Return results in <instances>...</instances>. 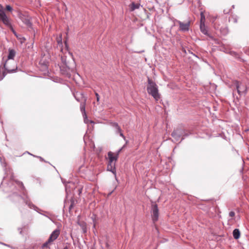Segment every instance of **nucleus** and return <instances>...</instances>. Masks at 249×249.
<instances>
[{
    "instance_id": "nucleus-17",
    "label": "nucleus",
    "mask_w": 249,
    "mask_h": 249,
    "mask_svg": "<svg viewBox=\"0 0 249 249\" xmlns=\"http://www.w3.org/2000/svg\"><path fill=\"white\" fill-rule=\"evenodd\" d=\"M51 243L52 242H48V240L45 243L43 244V245L41 246L42 249H44L45 248H49V245L50 244H51Z\"/></svg>"
},
{
    "instance_id": "nucleus-30",
    "label": "nucleus",
    "mask_w": 249,
    "mask_h": 249,
    "mask_svg": "<svg viewBox=\"0 0 249 249\" xmlns=\"http://www.w3.org/2000/svg\"><path fill=\"white\" fill-rule=\"evenodd\" d=\"M26 203H27V204H28V206H29V207H30V208H32V207H35V206H34L33 204H31V203H28L27 202Z\"/></svg>"
},
{
    "instance_id": "nucleus-34",
    "label": "nucleus",
    "mask_w": 249,
    "mask_h": 249,
    "mask_svg": "<svg viewBox=\"0 0 249 249\" xmlns=\"http://www.w3.org/2000/svg\"><path fill=\"white\" fill-rule=\"evenodd\" d=\"M247 53L249 54V48L247 49Z\"/></svg>"
},
{
    "instance_id": "nucleus-36",
    "label": "nucleus",
    "mask_w": 249,
    "mask_h": 249,
    "mask_svg": "<svg viewBox=\"0 0 249 249\" xmlns=\"http://www.w3.org/2000/svg\"><path fill=\"white\" fill-rule=\"evenodd\" d=\"M58 43H61V44H62V41H61V40L60 41H58Z\"/></svg>"
},
{
    "instance_id": "nucleus-37",
    "label": "nucleus",
    "mask_w": 249,
    "mask_h": 249,
    "mask_svg": "<svg viewBox=\"0 0 249 249\" xmlns=\"http://www.w3.org/2000/svg\"><path fill=\"white\" fill-rule=\"evenodd\" d=\"M89 122H90V123L91 124H92V123H94L92 121H90Z\"/></svg>"
},
{
    "instance_id": "nucleus-32",
    "label": "nucleus",
    "mask_w": 249,
    "mask_h": 249,
    "mask_svg": "<svg viewBox=\"0 0 249 249\" xmlns=\"http://www.w3.org/2000/svg\"><path fill=\"white\" fill-rule=\"evenodd\" d=\"M67 67H68V69H69V70H71V71H73V68H69L68 66H67Z\"/></svg>"
},
{
    "instance_id": "nucleus-14",
    "label": "nucleus",
    "mask_w": 249,
    "mask_h": 249,
    "mask_svg": "<svg viewBox=\"0 0 249 249\" xmlns=\"http://www.w3.org/2000/svg\"><path fill=\"white\" fill-rule=\"evenodd\" d=\"M233 236L234 239H238L239 238L240 236V232L238 229H235L233 230Z\"/></svg>"
},
{
    "instance_id": "nucleus-38",
    "label": "nucleus",
    "mask_w": 249,
    "mask_h": 249,
    "mask_svg": "<svg viewBox=\"0 0 249 249\" xmlns=\"http://www.w3.org/2000/svg\"><path fill=\"white\" fill-rule=\"evenodd\" d=\"M19 230H20V233H21V232H22V230H21V229H19Z\"/></svg>"
},
{
    "instance_id": "nucleus-18",
    "label": "nucleus",
    "mask_w": 249,
    "mask_h": 249,
    "mask_svg": "<svg viewBox=\"0 0 249 249\" xmlns=\"http://www.w3.org/2000/svg\"><path fill=\"white\" fill-rule=\"evenodd\" d=\"M23 22L28 27H30L32 26V23L31 22L29 19H25V20L23 21Z\"/></svg>"
},
{
    "instance_id": "nucleus-11",
    "label": "nucleus",
    "mask_w": 249,
    "mask_h": 249,
    "mask_svg": "<svg viewBox=\"0 0 249 249\" xmlns=\"http://www.w3.org/2000/svg\"><path fill=\"white\" fill-rule=\"evenodd\" d=\"M172 136L177 141L178 140L179 138L182 136V133H181V130L179 129H177L176 130L174 131L171 134Z\"/></svg>"
},
{
    "instance_id": "nucleus-31",
    "label": "nucleus",
    "mask_w": 249,
    "mask_h": 249,
    "mask_svg": "<svg viewBox=\"0 0 249 249\" xmlns=\"http://www.w3.org/2000/svg\"><path fill=\"white\" fill-rule=\"evenodd\" d=\"M188 136V135H187V134H185L184 135L182 136V138H181V141L182 140H183V139H184V138L183 137H186V136Z\"/></svg>"
},
{
    "instance_id": "nucleus-19",
    "label": "nucleus",
    "mask_w": 249,
    "mask_h": 249,
    "mask_svg": "<svg viewBox=\"0 0 249 249\" xmlns=\"http://www.w3.org/2000/svg\"><path fill=\"white\" fill-rule=\"evenodd\" d=\"M62 73L68 77H70L71 74H70L69 72H68L67 71H64L63 69H61Z\"/></svg>"
},
{
    "instance_id": "nucleus-23",
    "label": "nucleus",
    "mask_w": 249,
    "mask_h": 249,
    "mask_svg": "<svg viewBox=\"0 0 249 249\" xmlns=\"http://www.w3.org/2000/svg\"><path fill=\"white\" fill-rule=\"evenodd\" d=\"M112 126L114 127L116 129L119 127L118 124L117 123H113L112 124Z\"/></svg>"
},
{
    "instance_id": "nucleus-6",
    "label": "nucleus",
    "mask_w": 249,
    "mask_h": 249,
    "mask_svg": "<svg viewBox=\"0 0 249 249\" xmlns=\"http://www.w3.org/2000/svg\"><path fill=\"white\" fill-rule=\"evenodd\" d=\"M0 20L7 26H10L11 23L9 19L5 14L2 6L0 5Z\"/></svg>"
},
{
    "instance_id": "nucleus-16",
    "label": "nucleus",
    "mask_w": 249,
    "mask_h": 249,
    "mask_svg": "<svg viewBox=\"0 0 249 249\" xmlns=\"http://www.w3.org/2000/svg\"><path fill=\"white\" fill-rule=\"evenodd\" d=\"M140 7V4H135L134 3H132L131 6V10L133 11L136 9H138Z\"/></svg>"
},
{
    "instance_id": "nucleus-10",
    "label": "nucleus",
    "mask_w": 249,
    "mask_h": 249,
    "mask_svg": "<svg viewBox=\"0 0 249 249\" xmlns=\"http://www.w3.org/2000/svg\"><path fill=\"white\" fill-rule=\"evenodd\" d=\"M202 17L204 18L203 14L201 15V21H200V29L201 32L205 35H208V30L207 27L205 26L204 22L202 21Z\"/></svg>"
},
{
    "instance_id": "nucleus-1",
    "label": "nucleus",
    "mask_w": 249,
    "mask_h": 249,
    "mask_svg": "<svg viewBox=\"0 0 249 249\" xmlns=\"http://www.w3.org/2000/svg\"><path fill=\"white\" fill-rule=\"evenodd\" d=\"M146 89L149 94L151 95L156 101L160 98V95L159 93L158 87L156 84L151 79L148 78V85Z\"/></svg>"
},
{
    "instance_id": "nucleus-33",
    "label": "nucleus",
    "mask_w": 249,
    "mask_h": 249,
    "mask_svg": "<svg viewBox=\"0 0 249 249\" xmlns=\"http://www.w3.org/2000/svg\"><path fill=\"white\" fill-rule=\"evenodd\" d=\"M88 121H89L88 120V119H87V118H86V122H85V121H84V122H85V123H88Z\"/></svg>"
},
{
    "instance_id": "nucleus-8",
    "label": "nucleus",
    "mask_w": 249,
    "mask_h": 249,
    "mask_svg": "<svg viewBox=\"0 0 249 249\" xmlns=\"http://www.w3.org/2000/svg\"><path fill=\"white\" fill-rule=\"evenodd\" d=\"M60 231L58 229H55L53 231L48 238V242H53L56 240L60 234Z\"/></svg>"
},
{
    "instance_id": "nucleus-26",
    "label": "nucleus",
    "mask_w": 249,
    "mask_h": 249,
    "mask_svg": "<svg viewBox=\"0 0 249 249\" xmlns=\"http://www.w3.org/2000/svg\"><path fill=\"white\" fill-rule=\"evenodd\" d=\"M73 205H74V201L72 200L71 201V204L70 206H69L70 211L72 209Z\"/></svg>"
},
{
    "instance_id": "nucleus-39",
    "label": "nucleus",
    "mask_w": 249,
    "mask_h": 249,
    "mask_svg": "<svg viewBox=\"0 0 249 249\" xmlns=\"http://www.w3.org/2000/svg\"><path fill=\"white\" fill-rule=\"evenodd\" d=\"M63 249H68V248L67 247H66Z\"/></svg>"
},
{
    "instance_id": "nucleus-12",
    "label": "nucleus",
    "mask_w": 249,
    "mask_h": 249,
    "mask_svg": "<svg viewBox=\"0 0 249 249\" xmlns=\"http://www.w3.org/2000/svg\"><path fill=\"white\" fill-rule=\"evenodd\" d=\"M115 163H108L107 166V170L111 172L115 176L116 175Z\"/></svg>"
},
{
    "instance_id": "nucleus-29",
    "label": "nucleus",
    "mask_w": 249,
    "mask_h": 249,
    "mask_svg": "<svg viewBox=\"0 0 249 249\" xmlns=\"http://www.w3.org/2000/svg\"><path fill=\"white\" fill-rule=\"evenodd\" d=\"M73 95H74V97L75 99H76V100L77 101H78V102H80V100L79 98L77 97L75 94H73Z\"/></svg>"
},
{
    "instance_id": "nucleus-7",
    "label": "nucleus",
    "mask_w": 249,
    "mask_h": 249,
    "mask_svg": "<svg viewBox=\"0 0 249 249\" xmlns=\"http://www.w3.org/2000/svg\"><path fill=\"white\" fill-rule=\"evenodd\" d=\"M176 22L179 25V30L182 32H186L189 30L190 26V21H188L186 23H183L179 20H176Z\"/></svg>"
},
{
    "instance_id": "nucleus-9",
    "label": "nucleus",
    "mask_w": 249,
    "mask_h": 249,
    "mask_svg": "<svg viewBox=\"0 0 249 249\" xmlns=\"http://www.w3.org/2000/svg\"><path fill=\"white\" fill-rule=\"evenodd\" d=\"M107 156L108 159V162L109 163H115L118 160V156L114 155V153L111 151H109L107 153Z\"/></svg>"
},
{
    "instance_id": "nucleus-35",
    "label": "nucleus",
    "mask_w": 249,
    "mask_h": 249,
    "mask_svg": "<svg viewBox=\"0 0 249 249\" xmlns=\"http://www.w3.org/2000/svg\"><path fill=\"white\" fill-rule=\"evenodd\" d=\"M38 157L40 159V160H43V159H42V158H41V157Z\"/></svg>"
},
{
    "instance_id": "nucleus-22",
    "label": "nucleus",
    "mask_w": 249,
    "mask_h": 249,
    "mask_svg": "<svg viewBox=\"0 0 249 249\" xmlns=\"http://www.w3.org/2000/svg\"><path fill=\"white\" fill-rule=\"evenodd\" d=\"M16 183L17 185H18L19 187L21 188L22 189H24V186L22 183V182L20 181H16Z\"/></svg>"
},
{
    "instance_id": "nucleus-27",
    "label": "nucleus",
    "mask_w": 249,
    "mask_h": 249,
    "mask_svg": "<svg viewBox=\"0 0 249 249\" xmlns=\"http://www.w3.org/2000/svg\"><path fill=\"white\" fill-rule=\"evenodd\" d=\"M235 215V213L233 211H231L229 213V216L231 217H233Z\"/></svg>"
},
{
    "instance_id": "nucleus-3",
    "label": "nucleus",
    "mask_w": 249,
    "mask_h": 249,
    "mask_svg": "<svg viewBox=\"0 0 249 249\" xmlns=\"http://www.w3.org/2000/svg\"><path fill=\"white\" fill-rule=\"evenodd\" d=\"M235 86L236 89L239 95H242L247 93V88L246 86L242 84L241 82L238 81H235L233 83Z\"/></svg>"
},
{
    "instance_id": "nucleus-25",
    "label": "nucleus",
    "mask_w": 249,
    "mask_h": 249,
    "mask_svg": "<svg viewBox=\"0 0 249 249\" xmlns=\"http://www.w3.org/2000/svg\"><path fill=\"white\" fill-rule=\"evenodd\" d=\"M207 36H208V37H209V39H207L208 40H209V41L211 40V41H213V39H214V38H215L214 37H213V36H211V35H209V34H208Z\"/></svg>"
},
{
    "instance_id": "nucleus-20",
    "label": "nucleus",
    "mask_w": 249,
    "mask_h": 249,
    "mask_svg": "<svg viewBox=\"0 0 249 249\" xmlns=\"http://www.w3.org/2000/svg\"><path fill=\"white\" fill-rule=\"evenodd\" d=\"M127 142H128V141H126L125 144H124V145L122 148H121L120 149H119L117 151V153H116V155H115L118 156V157H119V153L121 152V151L123 150V149L124 147H125V146L126 144L127 143Z\"/></svg>"
},
{
    "instance_id": "nucleus-2",
    "label": "nucleus",
    "mask_w": 249,
    "mask_h": 249,
    "mask_svg": "<svg viewBox=\"0 0 249 249\" xmlns=\"http://www.w3.org/2000/svg\"><path fill=\"white\" fill-rule=\"evenodd\" d=\"M4 67L5 70L9 72H13L17 69V66L14 60H6L4 63Z\"/></svg>"
},
{
    "instance_id": "nucleus-4",
    "label": "nucleus",
    "mask_w": 249,
    "mask_h": 249,
    "mask_svg": "<svg viewBox=\"0 0 249 249\" xmlns=\"http://www.w3.org/2000/svg\"><path fill=\"white\" fill-rule=\"evenodd\" d=\"M80 96L82 97V101L80 103V111L82 112L83 117L84 118V120L86 122V118H87V114L86 112V101H87V97L84 96V94L82 93H80Z\"/></svg>"
},
{
    "instance_id": "nucleus-15",
    "label": "nucleus",
    "mask_w": 249,
    "mask_h": 249,
    "mask_svg": "<svg viewBox=\"0 0 249 249\" xmlns=\"http://www.w3.org/2000/svg\"><path fill=\"white\" fill-rule=\"evenodd\" d=\"M116 133L117 134L118 133L119 134L120 136H121L124 139V140H125V137L123 133H122V130H121V128H120V127H118V128L116 129Z\"/></svg>"
},
{
    "instance_id": "nucleus-24",
    "label": "nucleus",
    "mask_w": 249,
    "mask_h": 249,
    "mask_svg": "<svg viewBox=\"0 0 249 249\" xmlns=\"http://www.w3.org/2000/svg\"><path fill=\"white\" fill-rule=\"evenodd\" d=\"M6 9L7 10L9 11H11L13 10L12 7L9 5H6Z\"/></svg>"
},
{
    "instance_id": "nucleus-21",
    "label": "nucleus",
    "mask_w": 249,
    "mask_h": 249,
    "mask_svg": "<svg viewBox=\"0 0 249 249\" xmlns=\"http://www.w3.org/2000/svg\"><path fill=\"white\" fill-rule=\"evenodd\" d=\"M213 44H220V43H221V41L220 40H219L217 38H215L214 39H213Z\"/></svg>"
},
{
    "instance_id": "nucleus-13",
    "label": "nucleus",
    "mask_w": 249,
    "mask_h": 249,
    "mask_svg": "<svg viewBox=\"0 0 249 249\" xmlns=\"http://www.w3.org/2000/svg\"><path fill=\"white\" fill-rule=\"evenodd\" d=\"M16 55V52L12 49L9 50V54L8 55V59L7 60H14V58L15 57Z\"/></svg>"
},
{
    "instance_id": "nucleus-5",
    "label": "nucleus",
    "mask_w": 249,
    "mask_h": 249,
    "mask_svg": "<svg viewBox=\"0 0 249 249\" xmlns=\"http://www.w3.org/2000/svg\"><path fill=\"white\" fill-rule=\"evenodd\" d=\"M159 209L158 205L156 203H153L151 206V212L152 213V218L154 222L158 221L159 218Z\"/></svg>"
},
{
    "instance_id": "nucleus-28",
    "label": "nucleus",
    "mask_w": 249,
    "mask_h": 249,
    "mask_svg": "<svg viewBox=\"0 0 249 249\" xmlns=\"http://www.w3.org/2000/svg\"><path fill=\"white\" fill-rule=\"evenodd\" d=\"M95 96L96 97V100H97V102H99V99H100V96H99V95L98 94V93H95Z\"/></svg>"
}]
</instances>
